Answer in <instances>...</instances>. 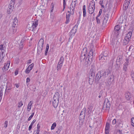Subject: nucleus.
Wrapping results in <instances>:
<instances>
[{
	"instance_id": "f257e3e1",
	"label": "nucleus",
	"mask_w": 134,
	"mask_h": 134,
	"mask_svg": "<svg viewBox=\"0 0 134 134\" xmlns=\"http://www.w3.org/2000/svg\"><path fill=\"white\" fill-rule=\"evenodd\" d=\"M44 44V40L42 38L40 39L38 44L37 54L39 55L42 51Z\"/></svg>"
},
{
	"instance_id": "f03ea898",
	"label": "nucleus",
	"mask_w": 134,
	"mask_h": 134,
	"mask_svg": "<svg viewBox=\"0 0 134 134\" xmlns=\"http://www.w3.org/2000/svg\"><path fill=\"white\" fill-rule=\"evenodd\" d=\"M95 9V3L92 0L90 2L88 7V12L90 14H93Z\"/></svg>"
},
{
	"instance_id": "7ed1b4c3",
	"label": "nucleus",
	"mask_w": 134,
	"mask_h": 134,
	"mask_svg": "<svg viewBox=\"0 0 134 134\" xmlns=\"http://www.w3.org/2000/svg\"><path fill=\"white\" fill-rule=\"evenodd\" d=\"M110 72L109 70H107L106 71L103 70L100 71L99 72V75L100 76V77H107L108 75Z\"/></svg>"
},
{
	"instance_id": "20e7f679",
	"label": "nucleus",
	"mask_w": 134,
	"mask_h": 134,
	"mask_svg": "<svg viewBox=\"0 0 134 134\" xmlns=\"http://www.w3.org/2000/svg\"><path fill=\"white\" fill-rule=\"evenodd\" d=\"M87 104H88V111L87 113L89 115L90 114L93 109V104L92 102L91 101H88L87 102Z\"/></svg>"
},
{
	"instance_id": "39448f33",
	"label": "nucleus",
	"mask_w": 134,
	"mask_h": 134,
	"mask_svg": "<svg viewBox=\"0 0 134 134\" xmlns=\"http://www.w3.org/2000/svg\"><path fill=\"white\" fill-rule=\"evenodd\" d=\"M38 20H36V21L32 23V24L30 26V25L29 24L27 25V27L28 29L30 28L29 30H31V29L32 31L34 28L37 27L38 24Z\"/></svg>"
},
{
	"instance_id": "423d86ee",
	"label": "nucleus",
	"mask_w": 134,
	"mask_h": 134,
	"mask_svg": "<svg viewBox=\"0 0 134 134\" xmlns=\"http://www.w3.org/2000/svg\"><path fill=\"white\" fill-rule=\"evenodd\" d=\"M87 48H83L82 51V54L80 57L81 61H82L83 60H84L85 59V55L87 54Z\"/></svg>"
},
{
	"instance_id": "0eeeda50",
	"label": "nucleus",
	"mask_w": 134,
	"mask_h": 134,
	"mask_svg": "<svg viewBox=\"0 0 134 134\" xmlns=\"http://www.w3.org/2000/svg\"><path fill=\"white\" fill-rule=\"evenodd\" d=\"M77 0H72V3L70 5V7H71V9H72L71 13L72 14H74V9L76 5Z\"/></svg>"
},
{
	"instance_id": "6e6552de",
	"label": "nucleus",
	"mask_w": 134,
	"mask_h": 134,
	"mask_svg": "<svg viewBox=\"0 0 134 134\" xmlns=\"http://www.w3.org/2000/svg\"><path fill=\"white\" fill-rule=\"evenodd\" d=\"M94 54V53H93V51L92 49H91L90 51L89 52L88 54V57H87L86 59V60H87H87L89 61L92 60V59L93 57V55Z\"/></svg>"
},
{
	"instance_id": "1a4fd4ad",
	"label": "nucleus",
	"mask_w": 134,
	"mask_h": 134,
	"mask_svg": "<svg viewBox=\"0 0 134 134\" xmlns=\"http://www.w3.org/2000/svg\"><path fill=\"white\" fill-rule=\"evenodd\" d=\"M130 0H125L123 6L124 10H126L129 6L130 2Z\"/></svg>"
},
{
	"instance_id": "9d476101",
	"label": "nucleus",
	"mask_w": 134,
	"mask_h": 134,
	"mask_svg": "<svg viewBox=\"0 0 134 134\" xmlns=\"http://www.w3.org/2000/svg\"><path fill=\"white\" fill-rule=\"evenodd\" d=\"M108 101L105 107V105H104L103 107V109H105L106 110H108V111L109 110L110 106V101H109L108 100Z\"/></svg>"
},
{
	"instance_id": "9b49d317",
	"label": "nucleus",
	"mask_w": 134,
	"mask_h": 134,
	"mask_svg": "<svg viewBox=\"0 0 134 134\" xmlns=\"http://www.w3.org/2000/svg\"><path fill=\"white\" fill-rule=\"evenodd\" d=\"M125 60L126 62H125V63L124 64L123 69L124 71H126L127 70V66L128 65V63H129V59L128 58H126V59Z\"/></svg>"
},
{
	"instance_id": "f8f14e48",
	"label": "nucleus",
	"mask_w": 134,
	"mask_h": 134,
	"mask_svg": "<svg viewBox=\"0 0 134 134\" xmlns=\"http://www.w3.org/2000/svg\"><path fill=\"white\" fill-rule=\"evenodd\" d=\"M34 64L32 63L31 64L29 65L25 71V72L26 73L28 74L29 73L30 71L32 69Z\"/></svg>"
},
{
	"instance_id": "ddd939ff",
	"label": "nucleus",
	"mask_w": 134,
	"mask_h": 134,
	"mask_svg": "<svg viewBox=\"0 0 134 134\" xmlns=\"http://www.w3.org/2000/svg\"><path fill=\"white\" fill-rule=\"evenodd\" d=\"M94 76H91L90 75H89L88 82L90 84L92 85V84L94 79Z\"/></svg>"
},
{
	"instance_id": "4468645a",
	"label": "nucleus",
	"mask_w": 134,
	"mask_h": 134,
	"mask_svg": "<svg viewBox=\"0 0 134 134\" xmlns=\"http://www.w3.org/2000/svg\"><path fill=\"white\" fill-rule=\"evenodd\" d=\"M60 98V94L58 92H56L54 94L53 98V99L59 101Z\"/></svg>"
},
{
	"instance_id": "2eb2a0df",
	"label": "nucleus",
	"mask_w": 134,
	"mask_h": 134,
	"mask_svg": "<svg viewBox=\"0 0 134 134\" xmlns=\"http://www.w3.org/2000/svg\"><path fill=\"white\" fill-rule=\"evenodd\" d=\"M10 63V62L9 61L7 63H5V64L3 67L2 68L3 70L5 71L8 70L9 68Z\"/></svg>"
},
{
	"instance_id": "dca6fc26",
	"label": "nucleus",
	"mask_w": 134,
	"mask_h": 134,
	"mask_svg": "<svg viewBox=\"0 0 134 134\" xmlns=\"http://www.w3.org/2000/svg\"><path fill=\"white\" fill-rule=\"evenodd\" d=\"M18 25V20L16 18H14L13 21V27L15 28V27H16Z\"/></svg>"
},
{
	"instance_id": "f3484780",
	"label": "nucleus",
	"mask_w": 134,
	"mask_h": 134,
	"mask_svg": "<svg viewBox=\"0 0 134 134\" xmlns=\"http://www.w3.org/2000/svg\"><path fill=\"white\" fill-rule=\"evenodd\" d=\"M95 69L93 66V68H91L90 70L89 74L91 76H95Z\"/></svg>"
},
{
	"instance_id": "a211bd4d",
	"label": "nucleus",
	"mask_w": 134,
	"mask_h": 134,
	"mask_svg": "<svg viewBox=\"0 0 134 134\" xmlns=\"http://www.w3.org/2000/svg\"><path fill=\"white\" fill-rule=\"evenodd\" d=\"M86 109L85 108H84L81 111L80 114V116L82 115H83V118L84 119L86 116Z\"/></svg>"
},
{
	"instance_id": "6ab92c4d",
	"label": "nucleus",
	"mask_w": 134,
	"mask_h": 134,
	"mask_svg": "<svg viewBox=\"0 0 134 134\" xmlns=\"http://www.w3.org/2000/svg\"><path fill=\"white\" fill-rule=\"evenodd\" d=\"M102 55H100L99 56V59L101 62H105L107 60V57H104L102 56Z\"/></svg>"
},
{
	"instance_id": "aec40b11",
	"label": "nucleus",
	"mask_w": 134,
	"mask_h": 134,
	"mask_svg": "<svg viewBox=\"0 0 134 134\" xmlns=\"http://www.w3.org/2000/svg\"><path fill=\"white\" fill-rule=\"evenodd\" d=\"M59 101L53 99V105L54 108H56L58 106Z\"/></svg>"
},
{
	"instance_id": "412c9836",
	"label": "nucleus",
	"mask_w": 134,
	"mask_h": 134,
	"mask_svg": "<svg viewBox=\"0 0 134 134\" xmlns=\"http://www.w3.org/2000/svg\"><path fill=\"white\" fill-rule=\"evenodd\" d=\"M125 97L127 100H129L130 98H131L130 93L129 92L126 93L125 94Z\"/></svg>"
},
{
	"instance_id": "4be33fe9",
	"label": "nucleus",
	"mask_w": 134,
	"mask_h": 134,
	"mask_svg": "<svg viewBox=\"0 0 134 134\" xmlns=\"http://www.w3.org/2000/svg\"><path fill=\"white\" fill-rule=\"evenodd\" d=\"M130 40L127 38H126L125 37L123 40V44L124 45H126L129 43Z\"/></svg>"
},
{
	"instance_id": "5701e85b",
	"label": "nucleus",
	"mask_w": 134,
	"mask_h": 134,
	"mask_svg": "<svg viewBox=\"0 0 134 134\" xmlns=\"http://www.w3.org/2000/svg\"><path fill=\"white\" fill-rule=\"evenodd\" d=\"M77 27V25H75L73 28L71 30V32L72 33L75 34L76 32Z\"/></svg>"
},
{
	"instance_id": "b1692460",
	"label": "nucleus",
	"mask_w": 134,
	"mask_h": 134,
	"mask_svg": "<svg viewBox=\"0 0 134 134\" xmlns=\"http://www.w3.org/2000/svg\"><path fill=\"white\" fill-rule=\"evenodd\" d=\"M132 34V32L131 31H129L128 34L126 35V36H125V37L126 38L129 39L130 40L131 38V37Z\"/></svg>"
},
{
	"instance_id": "393cba45",
	"label": "nucleus",
	"mask_w": 134,
	"mask_h": 134,
	"mask_svg": "<svg viewBox=\"0 0 134 134\" xmlns=\"http://www.w3.org/2000/svg\"><path fill=\"white\" fill-rule=\"evenodd\" d=\"M108 52L107 51H105L102 52V53L100 55H102V56L104 57H107Z\"/></svg>"
},
{
	"instance_id": "a878e982",
	"label": "nucleus",
	"mask_w": 134,
	"mask_h": 134,
	"mask_svg": "<svg viewBox=\"0 0 134 134\" xmlns=\"http://www.w3.org/2000/svg\"><path fill=\"white\" fill-rule=\"evenodd\" d=\"M83 16L84 17L86 16V6L83 5Z\"/></svg>"
},
{
	"instance_id": "bb28decb",
	"label": "nucleus",
	"mask_w": 134,
	"mask_h": 134,
	"mask_svg": "<svg viewBox=\"0 0 134 134\" xmlns=\"http://www.w3.org/2000/svg\"><path fill=\"white\" fill-rule=\"evenodd\" d=\"M63 64L61 63L60 64V63H58L57 67V70L58 71H59L61 69V68L63 65Z\"/></svg>"
},
{
	"instance_id": "cd10ccee",
	"label": "nucleus",
	"mask_w": 134,
	"mask_h": 134,
	"mask_svg": "<svg viewBox=\"0 0 134 134\" xmlns=\"http://www.w3.org/2000/svg\"><path fill=\"white\" fill-rule=\"evenodd\" d=\"M70 16V14H68V15L66 14V21L65 22L66 24H68L69 22V18Z\"/></svg>"
},
{
	"instance_id": "c85d7f7f",
	"label": "nucleus",
	"mask_w": 134,
	"mask_h": 134,
	"mask_svg": "<svg viewBox=\"0 0 134 134\" xmlns=\"http://www.w3.org/2000/svg\"><path fill=\"white\" fill-rule=\"evenodd\" d=\"M108 19V17H105V16L104 17V19L103 20V24L104 25H106Z\"/></svg>"
},
{
	"instance_id": "c756f323",
	"label": "nucleus",
	"mask_w": 134,
	"mask_h": 134,
	"mask_svg": "<svg viewBox=\"0 0 134 134\" xmlns=\"http://www.w3.org/2000/svg\"><path fill=\"white\" fill-rule=\"evenodd\" d=\"M24 40H21L19 44L20 49H22L23 47V45L24 43Z\"/></svg>"
},
{
	"instance_id": "7c9ffc66",
	"label": "nucleus",
	"mask_w": 134,
	"mask_h": 134,
	"mask_svg": "<svg viewBox=\"0 0 134 134\" xmlns=\"http://www.w3.org/2000/svg\"><path fill=\"white\" fill-rule=\"evenodd\" d=\"M120 26L119 25H116L115 27L114 31H117L120 30Z\"/></svg>"
},
{
	"instance_id": "2f4dec72",
	"label": "nucleus",
	"mask_w": 134,
	"mask_h": 134,
	"mask_svg": "<svg viewBox=\"0 0 134 134\" xmlns=\"http://www.w3.org/2000/svg\"><path fill=\"white\" fill-rule=\"evenodd\" d=\"M103 92L102 90L99 93V96H98L99 98L101 97L103 98V97H105V96H104Z\"/></svg>"
},
{
	"instance_id": "473e14b6",
	"label": "nucleus",
	"mask_w": 134,
	"mask_h": 134,
	"mask_svg": "<svg viewBox=\"0 0 134 134\" xmlns=\"http://www.w3.org/2000/svg\"><path fill=\"white\" fill-rule=\"evenodd\" d=\"M64 61V58L63 57H61L59 61L58 62L59 63H60L63 64Z\"/></svg>"
},
{
	"instance_id": "72a5a7b5",
	"label": "nucleus",
	"mask_w": 134,
	"mask_h": 134,
	"mask_svg": "<svg viewBox=\"0 0 134 134\" xmlns=\"http://www.w3.org/2000/svg\"><path fill=\"white\" fill-rule=\"evenodd\" d=\"M114 76L113 75H111L110 76L109 80H110V82H111L114 80Z\"/></svg>"
},
{
	"instance_id": "f704fd0d",
	"label": "nucleus",
	"mask_w": 134,
	"mask_h": 134,
	"mask_svg": "<svg viewBox=\"0 0 134 134\" xmlns=\"http://www.w3.org/2000/svg\"><path fill=\"white\" fill-rule=\"evenodd\" d=\"M99 74H97L95 77V80L96 81H98L100 79V78L101 77H100V76L99 77Z\"/></svg>"
},
{
	"instance_id": "c9c22d12",
	"label": "nucleus",
	"mask_w": 134,
	"mask_h": 134,
	"mask_svg": "<svg viewBox=\"0 0 134 134\" xmlns=\"http://www.w3.org/2000/svg\"><path fill=\"white\" fill-rule=\"evenodd\" d=\"M103 0H100L99 2V4L101 6L102 8H104V6L103 5Z\"/></svg>"
},
{
	"instance_id": "e433bc0d",
	"label": "nucleus",
	"mask_w": 134,
	"mask_h": 134,
	"mask_svg": "<svg viewBox=\"0 0 134 134\" xmlns=\"http://www.w3.org/2000/svg\"><path fill=\"white\" fill-rule=\"evenodd\" d=\"M110 128V124L109 123L107 122L105 129H109Z\"/></svg>"
},
{
	"instance_id": "4c0bfd02",
	"label": "nucleus",
	"mask_w": 134,
	"mask_h": 134,
	"mask_svg": "<svg viewBox=\"0 0 134 134\" xmlns=\"http://www.w3.org/2000/svg\"><path fill=\"white\" fill-rule=\"evenodd\" d=\"M15 3V1H14L13 0H11L10 2L11 4H9V6L10 7H11L12 6H13L14 5Z\"/></svg>"
},
{
	"instance_id": "58836bf2",
	"label": "nucleus",
	"mask_w": 134,
	"mask_h": 134,
	"mask_svg": "<svg viewBox=\"0 0 134 134\" xmlns=\"http://www.w3.org/2000/svg\"><path fill=\"white\" fill-rule=\"evenodd\" d=\"M30 89L32 91H35L36 89V87L35 86H32L31 87Z\"/></svg>"
},
{
	"instance_id": "ea45409f",
	"label": "nucleus",
	"mask_w": 134,
	"mask_h": 134,
	"mask_svg": "<svg viewBox=\"0 0 134 134\" xmlns=\"http://www.w3.org/2000/svg\"><path fill=\"white\" fill-rule=\"evenodd\" d=\"M56 124L55 123H53L52 124V125L51 127V130H52L54 129L55 127L56 126Z\"/></svg>"
},
{
	"instance_id": "a19ab883",
	"label": "nucleus",
	"mask_w": 134,
	"mask_h": 134,
	"mask_svg": "<svg viewBox=\"0 0 134 134\" xmlns=\"http://www.w3.org/2000/svg\"><path fill=\"white\" fill-rule=\"evenodd\" d=\"M34 113H33L31 115V116L29 117V118L28 119V121H30L32 118L33 116L34 115Z\"/></svg>"
},
{
	"instance_id": "79ce46f5",
	"label": "nucleus",
	"mask_w": 134,
	"mask_h": 134,
	"mask_svg": "<svg viewBox=\"0 0 134 134\" xmlns=\"http://www.w3.org/2000/svg\"><path fill=\"white\" fill-rule=\"evenodd\" d=\"M23 105L22 101H21L20 102H19L18 104V108H20Z\"/></svg>"
},
{
	"instance_id": "37998d69",
	"label": "nucleus",
	"mask_w": 134,
	"mask_h": 134,
	"mask_svg": "<svg viewBox=\"0 0 134 134\" xmlns=\"http://www.w3.org/2000/svg\"><path fill=\"white\" fill-rule=\"evenodd\" d=\"M66 5V3L65 2V0H63V11H64V9L65 7V5Z\"/></svg>"
},
{
	"instance_id": "c03bdc74",
	"label": "nucleus",
	"mask_w": 134,
	"mask_h": 134,
	"mask_svg": "<svg viewBox=\"0 0 134 134\" xmlns=\"http://www.w3.org/2000/svg\"><path fill=\"white\" fill-rule=\"evenodd\" d=\"M131 125L134 127V118H132L131 119Z\"/></svg>"
},
{
	"instance_id": "a18cd8bd",
	"label": "nucleus",
	"mask_w": 134,
	"mask_h": 134,
	"mask_svg": "<svg viewBox=\"0 0 134 134\" xmlns=\"http://www.w3.org/2000/svg\"><path fill=\"white\" fill-rule=\"evenodd\" d=\"M102 10L101 9H100L99 10V13L97 16V17H99V16H100L101 14L102 13Z\"/></svg>"
},
{
	"instance_id": "49530a36",
	"label": "nucleus",
	"mask_w": 134,
	"mask_h": 134,
	"mask_svg": "<svg viewBox=\"0 0 134 134\" xmlns=\"http://www.w3.org/2000/svg\"><path fill=\"white\" fill-rule=\"evenodd\" d=\"M98 17H97V16L96 17V20L97 21V22L98 24H99L100 23V20L98 18Z\"/></svg>"
},
{
	"instance_id": "de8ad7c7",
	"label": "nucleus",
	"mask_w": 134,
	"mask_h": 134,
	"mask_svg": "<svg viewBox=\"0 0 134 134\" xmlns=\"http://www.w3.org/2000/svg\"><path fill=\"white\" fill-rule=\"evenodd\" d=\"M56 130V134H59L60 131V129L59 128H58Z\"/></svg>"
},
{
	"instance_id": "09e8293b",
	"label": "nucleus",
	"mask_w": 134,
	"mask_h": 134,
	"mask_svg": "<svg viewBox=\"0 0 134 134\" xmlns=\"http://www.w3.org/2000/svg\"><path fill=\"white\" fill-rule=\"evenodd\" d=\"M133 46L131 45L129 47V51H131L132 49H133Z\"/></svg>"
},
{
	"instance_id": "8fccbe9b",
	"label": "nucleus",
	"mask_w": 134,
	"mask_h": 134,
	"mask_svg": "<svg viewBox=\"0 0 134 134\" xmlns=\"http://www.w3.org/2000/svg\"><path fill=\"white\" fill-rule=\"evenodd\" d=\"M16 27H15V28H14V27H12L13 32V33L15 32L16 31Z\"/></svg>"
},
{
	"instance_id": "3c124183",
	"label": "nucleus",
	"mask_w": 134,
	"mask_h": 134,
	"mask_svg": "<svg viewBox=\"0 0 134 134\" xmlns=\"http://www.w3.org/2000/svg\"><path fill=\"white\" fill-rule=\"evenodd\" d=\"M4 49L3 45L2 44L0 45V50L2 51Z\"/></svg>"
},
{
	"instance_id": "603ef678",
	"label": "nucleus",
	"mask_w": 134,
	"mask_h": 134,
	"mask_svg": "<svg viewBox=\"0 0 134 134\" xmlns=\"http://www.w3.org/2000/svg\"><path fill=\"white\" fill-rule=\"evenodd\" d=\"M8 125V121H5L4 122V127L5 128H6L7 126Z\"/></svg>"
},
{
	"instance_id": "864d4df0",
	"label": "nucleus",
	"mask_w": 134,
	"mask_h": 134,
	"mask_svg": "<svg viewBox=\"0 0 134 134\" xmlns=\"http://www.w3.org/2000/svg\"><path fill=\"white\" fill-rule=\"evenodd\" d=\"M116 119H114L112 121V124L113 125H115L116 124Z\"/></svg>"
},
{
	"instance_id": "5fc2aeb1",
	"label": "nucleus",
	"mask_w": 134,
	"mask_h": 134,
	"mask_svg": "<svg viewBox=\"0 0 134 134\" xmlns=\"http://www.w3.org/2000/svg\"><path fill=\"white\" fill-rule=\"evenodd\" d=\"M105 131L106 134H108L109 133V129H105Z\"/></svg>"
},
{
	"instance_id": "6e6d98bb",
	"label": "nucleus",
	"mask_w": 134,
	"mask_h": 134,
	"mask_svg": "<svg viewBox=\"0 0 134 134\" xmlns=\"http://www.w3.org/2000/svg\"><path fill=\"white\" fill-rule=\"evenodd\" d=\"M31 106L28 105L27 107V110L28 111H29L31 110Z\"/></svg>"
},
{
	"instance_id": "4d7b16f0",
	"label": "nucleus",
	"mask_w": 134,
	"mask_h": 134,
	"mask_svg": "<svg viewBox=\"0 0 134 134\" xmlns=\"http://www.w3.org/2000/svg\"><path fill=\"white\" fill-rule=\"evenodd\" d=\"M4 57V55L3 56H2V55H0V62H1L2 60L3 59Z\"/></svg>"
},
{
	"instance_id": "13d9d810",
	"label": "nucleus",
	"mask_w": 134,
	"mask_h": 134,
	"mask_svg": "<svg viewBox=\"0 0 134 134\" xmlns=\"http://www.w3.org/2000/svg\"><path fill=\"white\" fill-rule=\"evenodd\" d=\"M131 76L132 78V80L134 81V72L131 74Z\"/></svg>"
},
{
	"instance_id": "bf43d9fd",
	"label": "nucleus",
	"mask_w": 134,
	"mask_h": 134,
	"mask_svg": "<svg viewBox=\"0 0 134 134\" xmlns=\"http://www.w3.org/2000/svg\"><path fill=\"white\" fill-rule=\"evenodd\" d=\"M109 13H106L105 15V17H108V18H109Z\"/></svg>"
},
{
	"instance_id": "052dcab7",
	"label": "nucleus",
	"mask_w": 134,
	"mask_h": 134,
	"mask_svg": "<svg viewBox=\"0 0 134 134\" xmlns=\"http://www.w3.org/2000/svg\"><path fill=\"white\" fill-rule=\"evenodd\" d=\"M70 11H68V12L69 13V14H71V15H73L74 14H72L71 13V11H72V9H71V7H70Z\"/></svg>"
},
{
	"instance_id": "680f3d73",
	"label": "nucleus",
	"mask_w": 134,
	"mask_h": 134,
	"mask_svg": "<svg viewBox=\"0 0 134 134\" xmlns=\"http://www.w3.org/2000/svg\"><path fill=\"white\" fill-rule=\"evenodd\" d=\"M48 50V49H46V50H45V55H47Z\"/></svg>"
},
{
	"instance_id": "e2e57ef3",
	"label": "nucleus",
	"mask_w": 134,
	"mask_h": 134,
	"mask_svg": "<svg viewBox=\"0 0 134 134\" xmlns=\"http://www.w3.org/2000/svg\"><path fill=\"white\" fill-rule=\"evenodd\" d=\"M32 125L30 124V125L29 126V131L31 130V128L32 127Z\"/></svg>"
},
{
	"instance_id": "0e129e2a",
	"label": "nucleus",
	"mask_w": 134,
	"mask_h": 134,
	"mask_svg": "<svg viewBox=\"0 0 134 134\" xmlns=\"http://www.w3.org/2000/svg\"><path fill=\"white\" fill-rule=\"evenodd\" d=\"M36 120L35 119L33 120V121L31 122V125H33L34 123L35 122Z\"/></svg>"
},
{
	"instance_id": "69168bd1",
	"label": "nucleus",
	"mask_w": 134,
	"mask_h": 134,
	"mask_svg": "<svg viewBox=\"0 0 134 134\" xmlns=\"http://www.w3.org/2000/svg\"><path fill=\"white\" fill-rule=\"evenodd\" d=\"M30 81V79L29 77H27L26 79V82L27 83L29 82Z\"/></svg>"
},
{
	"instance_id": "338daca9",
	"label": "nucleus",
	"mask_w": 134,
	"mask_h": 134,
	"mask_svg": "<svg viewBox=\"0 0 134 134\" xmlns=\"http://www.w3.org/2000/svg\"><path fill=\"white\" fill-rule=\"evenodd\" d=\"M31 59L28 60V62L27 63V64L28 65L31 63Z\"/></svg>"
},
{
	"instance_id": "774afa93",
	"label": "nucleus",
	"mask_w": 134,
	"mask_h": 134,
	"mask_svg": "<svg viewBox=\"0 0 134 134\" xmlns=\"http://www.w3.org/2000/svg\"><path fill=\"white\" fill-rule=\"evenodd\" d=\"M37 130H40V125L39 124L37 125Z\"/></svg>"
}]
</instances>
